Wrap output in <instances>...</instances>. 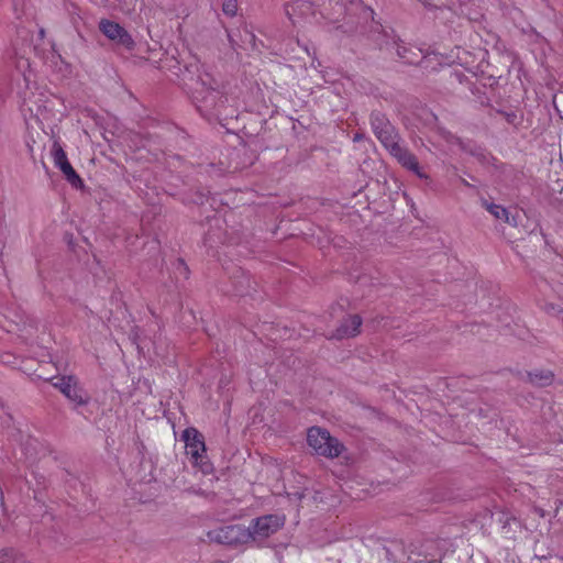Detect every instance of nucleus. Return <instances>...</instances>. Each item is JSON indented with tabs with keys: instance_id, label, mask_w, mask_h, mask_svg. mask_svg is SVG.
Here are the masks:
<instances>
[{
	"instance_id": "nucleus-22",
	"label": "nucleus",
	"mask_w": 563,
	"mask_h": 563,
	"mask_svg": "<svg viewBox=\"0 0 563 563\" xmlns=\"http://www.w3.org/2000/svg\"><path fill=\"white\" fill-rule=\"evenodd\" d=\"M462 183H463V185H465V186H470V184H468L465 179H462Z\"/></svg>"
},
{
	"instance_id": "nucleus-8",
	"label": "nucleus",
	"mask_w": 563,
	"mask_h": 563,
	"mask_svg": "<svg viewBox=\"0 0 563 563\" xmlns=\"http://www.w3.org/2000/svg\"><path fill=\"white\" fill-rule=\"evenodd\" d=\"M186 453L189 455L195 463L202 460L206 452V445L203 435L195 428H187L181 435Z\"/></svg>"
},
{
	"instance_id": "nucleus-4",
	"label": "nucleus",
	"mask_w": 563,
	"mask_h": 563,
	"mask_svg": "<svg viewBox=\"0 0 563 563\" xmlns=\"http://www.w3.org/2000/svg\"><path fill=\"white\" fill-rule=\"evenodd\" d=\"M207 536L212 542L240 545L249 543L251 534L247 528L242 525H230L210 530Z\"/></svg>"
},
{
	"instance_id": "nucleus-16",
	"label": "nucleus",
	"mask_w": 563,
	"mask_h": 563,
	"mask_svg": "<svg viewBox=\"0 0 563 563\" xmlns=\"http://www.w3.org/2000/svg\"><path fill=\"white\" fill-rule=\"evenodd\" d=\"M0 563H27L23 555L16 553L12 549H3L0 551Z\"/></svg>"
},
{
	"instance_id": "nucleus-1",
	"label": "nucleus",
	"mask_w": 563,
	"mask_h": 563,
	"mask_svg": "<svg viewBox=\"0 0 563 563\" xmlns=\"http://www.w3.org/2000/svg\"><path fill=\"white\" fill-rule=\"evenodd\" d=\"M192 100L197 110L208 120L224 115L228 98L222 84L209 73L199 76L192 91Z\"/></svg>"
},
{
	"instance_id": "nucleus-18",
	"label": "nucleus",
	"mask_w": 563,
	"mask_h": 563,
	"mask_svg": "<svg viewBox=\"0 0 563 563\" xmlns=\"http://www.w3.org/2000/svg\"><path fill=\"white\" fill-rule=\"evenodd\" d=\"M177 268L180 271V273L184 275L185 278L188 277V267L187 265L184 263L183 260H178L177 261Z\"/></svg>"
},
{
	"instance_id": "nucleus-19",
	"label": "nucleus",
	"mask_w": 563,
	"mask_h": 563,
	"mask_svg": "<svg viewBox=\"0 0 563 563\" xmlns=\"http://www.w3.org/2000/svg\"><path fill=\"white\" fill-rule=\"evenodd\" d=\"M363 139H364V134H362V133H356V134L354 135V137H353V141L358 142V141L363 140Z\"/></svg>"
},
{
	"instance_id": "nucleus-14",
	"label": "nucleus",
	"mask_w": 563,
	"mask_h": 563,
	"mask_svg": "<svg viewBox=\"0 0 563 563\" xmlns=\"http://www.w3.org/2000/svg\"><path fill=\"white\" fill-rule=\"evenodd\" d=\"M529 382L538 387L550 386L554 380V374L550 369H534L528 374Z\"/></svg>"
},
{
	"instance_id": "nucleus-21",
	"label": "nucleus",
	"mask_w": 563,
	"mask_h": 563,
	"mask_svg": "<svg viewBox=\"0 0 563 563\" xmlns=\"http://www.w3.org/2000/svg\"><path fill=\"white\" fill-rule=\"evenodd\" d=\"M559 314H560V318H561V320H562V322H563V309H560V310H559Z\"/></svg>"
},
{
	"instance_id": "nucleus-7",
	"label": "nucleus",
	"mask_w": 563,
	"mask_h": 563,
	"mask_svg": "<svg viewBox=\"0 0 563 563\" xmlns=\"http://www.w3.org/2000/svg\"><path fill=\"white\" fill-rule=\"evenodd\" d=\"M52 156L54 165L60 169L70 185L74 187H79L82 185L81 178L68 162L65 151L57 141L53 143Z\"/></svg>"
},
{
	"instance_id": "nucleus-9",
	"label": "nucleus",
	"mask_w": 563,
	"mask_h": 563,
	"mask_svg": "<svg viewBox=\"0 0 563 563\" xmlns=\"http://www.w3.org/2000/svg\"><path fill=\"white\" fill-rule=\"evenodd\" d=\"M389 154L395 157L401 166L409 169L420 178H426V174L421 170L417 157L406 147L397 142L388 150Z\"/></svg>"
},
{
	"instance_id": "nucleus-15",
	"label": "nucleus",
	"mask_w": 563,
	"mask_h": 563,
	"mask_svg": "<svg viewBox=\"0 0 563 563\" xmlns=\"http://www.w3.org/2000/svg\"><path fill=\"white\" fill-rule=\"evenodd\" d=\"M482 206L496 219L503 220L504 222L509 223V213L506 208L503 206L488 202L487 200L482 201Z\"/></svg>"
},
{
	"instance_id": "nucleus-2",
	"label": "nucleus",
	"mask_w": 563,
	"mask_h": 563,
	"mask_svg": "<svg viewBox=\"0 0 563 563\" xmlns=\"http://www.w3.org/2000/svg\"><path fill=\"white\" fill-rule=\"evenodd\" d=\"M307 442L318 455L330 459L338 457L344 448L336 438L331 437L328 430L319 427H311L308 430Z\"/></svg>"
},
{
	"instance_id": "nucleus-17",
	"label": "nucleus",
	"mask_w": 563,
	"mask_h": 563,
	"mask_svg": "<svg viewBox=\"0 0 563 563\" xmlns=\"http://www.w3.org/2000/svg\"><path fill=\"white\" fill-rule=\"evenodd\" d=\"M236 10H238V7H236L235 0H228L227 2L223 3V12L227 15H230V16L235 15Z\"/></svg>"
},
{
	"instance_id": "nucleus-5",
	"label": "nucleus",
	"mask_w": 563,
	"mask_h": 563,
	"mask_svg": "<svg viewBox=\"0 0 563 563\" xmlns=\"http://www.w3.org/2000/svg\"><path fill=\"white\" fill-rule=\"evenodd\" d=\"M285 523V518L278 515H266L252 521L247 530L250 531V541L261 542L275 532Z\"/></svg>"
},
{
	"instance_id": "nucleus-20",
	"label": "nucleus",
	"mask_w": 563,
	"mask_h": 563,
	"mask_svg": "<svg viewBox=\"0 0 563 563\" xmlns=\"http://www.w3.org/2000/svg\"><path fill=\"white\" fill-rule=\"evenodd\" d=\"M536 512L540 516V517H544L545 516V512L543 509L541 508H536Z\"/></svg>"
},
{
	"instance_id": "nucleus-11",
	"label": "nucleus",
	"mask_w": 563,
	"mask_h": 563,
	"mask_svg": "<svg viewBox=\"0 0 563 563\" xmlns=\"http://www.w3.org/2000/svg\"><path fill=\"white\" fill-rule=\"evenodd\" d=\"M385 41L380 43V48L396 49L397 56L407 64H415L417 54L406 46L399 38L395 36L384 35Z\"/></svg>"
},
{
	"instance_id": "nucleus-6",
	"label": "nucleus",
	"mask_w": 563,
	"mask_h": 563,
	"mask_svg": "<svg viewBox=\"0 0 563 563\" xmlns=\"http://www.w3.org/2000/svg\"><path fill=\"white\" fill-rule=\"evenodd\" d=\"M99 30L102 32L104 36H107L110 41L114 42L115 44L121 45L126 49H132L134 47V41L132 36L119 23L111 20L102 19L99 22Z\"/></svg>"
},
{
	"instance_id": "nucleus-10",
	"label": "nucleus",
	"mask_w": 563,
	"mask_h": 563,
	"mask_svg": "<svg viewBox=\"0 0 563 563\" xmlns=\"http://www.w3.org/2000/svg\"><path fill=\"white\" fill-rule=\"evenodd\" d=\"M53 386L58 388L65 397L77 405H85L87 402L81 388L77 384V379L73 376H62L53 383Z\"/></svg>"
},
{
	"instance_id": "nucleus-12",
	"label": "nucleus",
	"mask_w": 563,
	"mask_h": 563,
	"mask_svg": "<svg viewBox=\"0 0 563 563\" xmlns=\"http://www.w3.org/2000/svg\"><path fill=\"white\" fill-rule=\"evenodd\" d=\"M286 14L294 23H297L314 15V8L310 0H294L287 3Z\"/></svg>"
},
{
	"instance_id": "nucleus-13",
	"label": "nucleus",
	"mask_w": 563,
	"mask_h": 563,
	"mask_svg": "<svg viewBox=\"0 0 563 563\" xmlns=\"http://www.w3.org/2000/svg\"><path fill=\"white\" fill-rule=\"evenodd\" d=\"M362 318L358 314H352L344 318L332 338L342 340L353 338L360 333Z\"/></svg>"
},
{
	"instance_id": "nucleus-3",
	"label": "nucleus",
	"mask_w": 563,
	"mask_h": 563,
	"mask_svg": "<svg viewBox=\"0 0 563 563\" xmlns=\"http://www.w3.org/2000/svg\"><path fill=\"white\" fill-rule=\"evenodd\" d=\"M369 123L373 133L387 151L400 141L397 130L385 113L376 110L373 111L369 115Z\"/></svg>"
}]
</instances>
